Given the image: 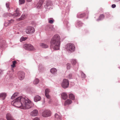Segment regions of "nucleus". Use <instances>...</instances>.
Segmentation results:
<instances>
[{"mask_svg":"<svg viewBox=\"0 0 120 120\" xmlns=\"http://www.w3.org/2000/svg\"><path fill=\"white\" fill-rule=\"evenodd\" d=\"M11 104L15 106L24 109H29L33 105L32 103L28 99L22 96L16 98L11 102Z\"/></svg>","mask_w":120,"mask_h":120,"instance_id":"f257e3e1","label":"nucleus"},{"mask_svg":"<svg viewBox=\"0 0 120 120\" xmlns=\"http://www.w3.org/2000/svg\"><path fill=\"white\" fill-rule=\"evenodd\" d=\"M60 37L58 34L54 35L51 41V47L53 48L55 50L59 49L60 44Z\"/></svg>","mask_w":120,"mask_h":120,"instance_id":"f03ea898","label":"nucleus"},{"mask_svg":"<svg viewBox=\"0 0 120 120\" xmlns=\"http://www.w3.org/2000/svg\"><path fill=\"white\" fill-rule=\"evenodd\" d=\"M65 49L66 50L68 51L73 52L75 51V48L73 44L69 43L66 45Z\"/></svg>","mask_w":120,"mask_h":120,"instance_id":"7ed1b4c3","label":"nucleus"},{"mask_svg":"<svg viewBox=\"0 0 120 120\" xmlns=\"http://www.w3.org/2000/svg\"><path fill=\"white\" fill-rule=\"evenodd\" d=\"M23 47L24 49L32 51L35 49L33 46L30 44H25L24 45Z\"/></svg>","mask_w":120,"mask_h":120,"instance_id":"20e7f679","label":"nucleus"},{"mask_svg":"<svg viewBox=\"0 0 120 120\" xmlns=\"http://www.w3.org/2000/svg\"><path fill=\"white\" fill-rule=\"evenodd\" d=\"M69 84L68 81L67 79H64L61 84V86L63 88L65 89L68 87Z\"/></svg>","mask_w":120,"mask_h":120,"instance_id":"39448f33","label":"nucleus"},{"mask_svg":"<svg viewBox=\"0 0 120 120\" xmlns=\"http://www.w3.org/2000/svg\"><path fill=\"white\" fill-rule=\"evenodd\" d=\"M34 28L32 26H28L26 29V32L28 34H31L35 32Z\"/></svg>","mask_w":120,"mask_h":120,"instance_id":"423d86ee","label":"nucleus"},{"mask_svg":"<svg viewBox=\"0 0 120 120\" xmlns=\"http://www.w3.org/2000/svg\"><path fill=\"white\" fill-rule=\"evenodd\" d=\"M51 111L49 110H45L42 113V115L44 117H47L51 115Z\"/></svg>","mask_w":120,"mask_h":120,"instance_id":"0eeeda50","label":"nucleus"},{"mask_svg":"<svg viewBox=\"0 0 120 120\" xmlns=\"http://www.w3.org/2000/svg\"><path fill=\"white\" fill-rule=\"evenodd\" d=\"M18 76L20 80H22L25 77V74L24 72L22 71H19L18 73Z\"/></svg>","mask_w":120,"mask_h":120,"instance_id":"6e6552de","label":"nucleus"},{"mask_svg":"<svg viewBox=\"0 0 120 120\" xmlns=\"http://www.w3.org/2000/svg\"><path fill=\"white\" fill-rule=\"evenodd\" d=\"M38 114V110L36 109H34L30 112V115L33 116H37Z\"/></svg>","mask_w":120,"mask_h":120,"instance_id":"1a4fd4ad","label":"nucleus"},{"mask_svg":"<svg viewBox=\"0 0 120 120\" xmlns=\"http://www.w3.org/2000/svg\"><path fill=\"white\" fill-rule=\"evenodd\" d=\"M46 30L49 31H54V29L53 27L51 25L47 26H46Z\"/></svg>","mask_w":120,"mask_h":120,"instance_id":"9d476101","label":"nucleus"},{"mask_svg":"<svg viewBox=\"0 0 120 120\" xmlns=\"http://www.w3.org/2000/svg\"><path fill=\"white\" fill-rule=\"evenodd\" d=\"M57 70L56 68H53L50 70V72L53 75H55L57 74Z\"/></svg>","mask_w":120,"mask_h":120,"instance_id":"9b49d317","label":"nucleus"},{"mask_svg":"<svg viewBox=\"0 0 120 120\" xmlns=\"http://www.w3.org/2000/svg\"><path fill=\"white\" fill-rule=\"evenodd\" d=\"M6 117L7 120H14L11 114L9 113L7 114Z\"/></svg>","mask_w":120,"mask_h":120,"instance_id":"f8f14e48","label":"nucleus"},{"mask_svg":"<svg viewBox=\"0 0 120 120\" xmlns=\"http://www.w3.org/2000/svg\"><path fill=\"white\" fill-rule=\"evenodd\" d=\"M61 96L62 99L64 100L67 99L68 97V96L67 94L65 93H62L61 94Z\"/></svg>","mask_w":120,"mask_h":120,"instance_id":"ddd939ff","label":"nucleus"},{"mask_svg":"<svg viewBox=\"0 0 120 120\" xmlns=\"http://www.w3.org/2000/svg\"><path fill=\"white\" fill-rule=\"evenodd\" d=\"M41 99V97L38 95L36 96L34 98V101L35 102H37L39 101Z\"/></svg>","mask_w":120,"mask_h":120,"instance_id":"4468645a","label":"nucleus"},{"mask_svg":"<svg viewBox=\"0 0 120 120\" xmlns=\"http://www.w3.org/2000/svg\"><path fill=\"white\" fill-rule=\"evenodd\" d=\"M6 96V94L4 93H2L0 94V98L3 100H4Z\"/></svg>","mask_w":120,"mask_h":120,"instance_id":"2eb2a0df","label":"nucleus"},{"mask_svg":"<svg viewBox=\"0 0 120 120\" xmlns=\"http://www.w3.org/2000/svg\"><path fill=\"white\" fill-rule=\"evenodd\" d=\"M52 5V3L51 2L50 0L48 1L47 2L46 4V6L47 7L48 9L50 8L49 6Z\"/></svg>","mask_w":120,"mask_h":120,"instance_id":"dca6fc26","label":"nucleus"},{"mask_svg":"<svg viewBox=\"0 0 120 120\" xmlns=\"http://www.w3.org/2000/svg\"><path fill=\"white\" fill-rule=\"evenodd\" d=\"M55 120H61V116L57 113L55 114Z\"/></svg>","mask_w":120,"mask_h":120,"instance_id":"f3484780","label":"nucleus"},{"mask_svg":"<svg viewBox=\"0 0 120 120\" xmlns=\"http://www.w3.org/2000/svg\"><path fill=\"white\" fill-rule=\"evenodd\" d=\"M72 103V101L71 100L69 99H68L65 101L64 105L65 106H66L71 104Z\"/></svg>","mask_w":120,"mask_h":120,"instance_id":"a211bd4d","label":"nucleus"},{"mask_svg":"<svg viewBox=\"0 0 120 120\" xmlns=\"http://www.w3.org/2000/svg\"><path fill=\"white\" fill-rule=\"evenodd\" d=\"M25 18V15L24 14L22 15L19 18L17 19V20L18 21H20L21 20H23Z\"/></svg>","mask_w":120,"mask_h":120,"instance_id":"6ab92c4d","label":"nucleus"},{"mask_svg":"<svg viewBox=\"0 0 120 120\" xmlns=\"http://www.w3.org/2000/svg\"><path fill=\"white\" fill-rule=\"evenodd\" d=\"M43 2V0H40L38 3L39 5L37 6V8H39L41 7Z\"/></svg>","mask_w":120,"mask_h":120,"instance_id":"aec40b11","label":"nucleus"},{"mask_svg":"<svg viewBox=\"0 0 120 120\" xmlns=\"http://www.w3.org/2000/svg\"><path fill=\"white\" fill-rule=\"evenodd\" d=\"M18 94L19 93L18 92L15 93L11 97V98L12 99H14L18 96Z\"/></svg>","mask_w":120,"mask_h":120,"instance_id":"412c9836","label":"nucleus"},{"mask_svg":"<svg viewBox=\"0 0 120 120\" xmlns=\"http://www.w3.org/2000/svg\"><path fill=\"white\" fill-rule=\"evenodd\" d=\"M69 97L70 99L72 100H74L75 99L74 95L72 94H70L69 95Z\"/></svg>","mask_w":120,"mask_h":120,"instance_id":"4be33fe9","label":"nucleus"},{"mask_svg":"<svg viewBox=\"0 0 120 120\" xmlns=\"http://www.w3.org/2000/svg\"><path fill=\"white\" fill-rule=\"evenodd\" d=\"M85 13H83L81 14H78L77 15V17L78 18H82L85 16Z\"/></svg>","mask_w":120,"mask_h":120,"instance_id":"5701e85b","label":"nucleus"},{"mask_svg":"<svg viewBox=\"0 0 120 120\" xmlns=\"http://www.w3.org/2000/svg\"><path fill=\"white\" fill-rule=\"evenodd\" d=\"M104 18V16L103 14H101V15L100 16H99V18L97 20V21H99L100 20H101L103 19Z\"/></svg>","mask_w":120,"mask_h":120,"instance_id":"b1692460","label":"nucleus"},{"mask_svg":"<svg viewBox=\"0 0 120 120\" xmlns=\"http://www.w3.org/2000/svg\"><path fill=\"white\" fill-rule=\"evenodd\" d=\"M20 15V14L19 12H17L13 13V15L14 17H15L19 16Z\"/></svg>","mask_w":120,"mask_h":120,"instance_id":"393cba45","label":"nucleus"},{"mask_svg":"<svg viewBox=\"0 0 120 120\" xmlns=\"http://www.w3.org/2000/svg\"><path fill=\"white\" fill-rule=\"evenodd\" d=\"M39 81V80L38 79H35L33 82V83L34 84H38Z\"/></svg>","mask_w":120,"mask_h":120,"instance_id":"a878e982","label":"nucleus"},{"mask_svg":"<svg viewBox=\"0 0 120 120\" xmlns=\"http://www.w3.org/2000/svg\"><path fill=\"white\" fill-rule=\"evenodd\" d=\"M40 46L42 48H46L48 47V46L47 45L43 43H41L40 44Z\"/></svg>","mask_w":120,"mask_h":120,"instance_id":"bb28decb","label":"nucleus"},{"mask_svg":"<svg viewBox=\"0 0 120 120\" xmlns=\"http://www.w3.org/2000/svg\"><path fill=\"white\" fill-rule=\"evenodd\" d=\"M27 39V38L26 37H22L20 39V41L21 42L22 41H24L26 40Z\"/></svg>","mask_w":120,"mask_h":120,"instance_id":"cd10ccee","label":"nucleus"},{"mask_svg":"<svg viewBox=\"0 0 120 120\" xmlns=\"http://www.w3.org/2000/svg\"><path fill=\"white\" fill-rule=\"evenodd\" d=\"M71 63L73 65H75L76 63V60L72 59L71 60Z\"/></svg>","mask_w":120,"mask_h":120,"instance_id":"c85d7f7f","label":"nucleus"},{"mask_svg":"<svg viewBox=\"0 0 120 120\" xmlns=\"http://www.w3.org/2000/svg\"><path fill=\"white\" fill-rule=\"evenodd\" d=\"M25 2L24 0H19V3L20 4H24Z\"/></svg>","mask_w":120,"mask_h":120,"instance_id":"c756f323","label":"nucleus"},{"mask_svg":"<svg viewBox=\"0 0 120 120\" xmlns=\"http://www.w3.org/2000/svg\"><path fill=\"white\" fill-rule=\"evenodd\" d=\"M16 63V61H14L12 62V64L11 65V66L12 67H14L15 65V64Z\"/></svg>","mask_w":120,"mask_h":120,"instance_id":"7c9ffc66","label":"nucleus"},{"mask_svg":"<svg viewBox=\"0 0 120 120\" xmlns=\"http://www.w3.org/2000/svg\"><path fill=\"white\" fill-rule=\"evenodd\" d=\"M48 22L52 24L53 22V20L52 19H48Z\"/></svg>","mask_w":120,"mask_h":120,"instance_id":"2f4dec72","label":"nucleus"},{"mask_svg":"<svg viewBox=\"0 0 120 120\" xmlns=\"http://www.w3.org/2000/svg\"><path fill=\"white\" fill-rule=\"evenodd\" d=\"M49 90L48 89H45V94H49Z\"/></svg>","mask_w":120,"mask_h":120,"instance_id":"473e14b6","label":"nucleus"},{"mask_svg":"<svg viewBox=\"0 0 120 120\" xmlns=\"http://www.w3.org/2000/svg\"><path fill=\"white\" fill-rule=\"evenodd\" d=\"M67 68L68 69H69L70 68L71 66H70V64H69L68 63L67 64Z\"/></svg>","mask_w":120,"mask_h":120,"instance_id":"72a5a7b5","label":"nucleus"},{"mask_svg":"<svg viewBox=\"0 0 120 120\" xmlns=\"http://www.w3.org/2000/svg\"><path fill=\"white\" fill-rule=\"evenodd\" d=\"M82 73H81V76L83 78H85V77L86 76L84 74V73H83L82 72Z\"/></svg>","mask_w":120,"mask_h":120,"instance_id":"f704fd0d","label":"nucleus"},{"mask_svg":"<svg viewBox=\"0 0 120 120\" xmlns=\"http://www.w3.org/2000/svg\"><path fill=\"white\" fill-rule=\"evenodd\" d=\"M9 3L8 2H7L6 4V6L9 9Z\"/></svg>","mask_w":120,"mask_h":120,"instance_id":"c9c22d12","label":"nucleus"},{"mask_svg":"<svg viewBox=\"0 0 120 120\" xmlns=\"http://www.w3.org/2000/svg\"><path fill=\"white\" fill-rule=\"evenodd\" d=\"M45 94V96L47 98L49 99L50 98V97L49 94Z\"/></svg>","mask_w":120,"mask_h":120,"instance_id":"e433bc0d","label":"nucleus"},{"mask_svg":"<svg viewBox=\"0 0 120 120\" xmlns=\"http://www.w3.org/2000/svg\"><path fill=\"white\" fill-rule=\"evenodd\" d=\"M77 24L79 26H81L82 25V23L81 22L79 21V22H78Z\"/></svg>","mask_w":120,"mask_h":120,"instance_id":"4c0bfd02","label":"nucleus"},{"mask_svg":"<svg viewBox=\"0 0 120 120\" xmlns=\"http://www.w3.org/2000/svg\"><path fill=\"white\" fill-rule=\"evenodd\" d=\"M9 24L8 22H5L4 23V25L5 26H8Z\"/></svg>","mask_w":120,"mask_h":120,"instance_id":"58836bf2","label":"nucleus"},{"mask_svg":"<svg viewBox=\"0 0 120 120\" xmlns=\"http://www.w3.org/2000/svg\"><path fill=\"white\" fill-rule=\"evenodd\" d=\"M15 11L16 12H19V9L18 8H17Z\"/></svg>","mask_w":120,"mask_h":120,"instance_id":"ea45409f","label":"nucleus"},{"mask_svg":"<svg viewBox=\"0 0 120 120\" xmlns=\"http://www.w3.org/2000/svg\"><path fill=\"white\" fill-rule=\"evenodd\" d=\"M33 120H40L38 118L36 117L33 119Z\"/></svg>","mask_w":120,"mask_h":120,"instance_id":"a19ab883","label":"nucleus"},{"mask_svg":"<svg viewBox=\"0 0 120 120\" xmlns=\"http://www.w3.org/2000/svg\"><path fill=\"white\" fill-rule=\"evenodd\" d=\"M111 7L112 8H114L116 7V5L115 4H113L112 5Z\"/></svg>","mask_w":120,"mask_h":120,"instance_id":"79ce46f5","label":"nucleus"},{"mask_svg":"<svg viewBox=\"0 0 120 120\" xmlns=\"http://www.w3.org/2000/svg\"><path fill=\"white\" fill-rule=\"evenodd\" d=\"M14 22V20L13 19H11V20L9 21V23H12Z\"/></svg>","mask_w":120,"mask_h":120,"instance_id":"37998d69","label":"nucleus"},{"mask_svg":"<svg viewBox=\"0 0 120 120\" xmlns=\"http://www.w3.org/2000/svg\"><path fill=\"white\" fill-rule=\"evenodd\" d=\"M69 78H70V79H71V76H72V75L71 74H70L69 75Z\"/></svg>","mask_w":120,"mask_h":120,"instance_id":"c03bdc74","label":"nucleus"},{"mask_svg":"<svg viewBox=\"0 0 120 120\" xmlns=\"http://www.w3.org/2000/svg\"><path fill=\"white\" fill-rule=\"evenodd\" d=\"M28 2H30L32 0H26Z\"/></svg>","mask_w":120,"mask_h":120,"instance_id":"a18cd8bd","label":"nucleus"},{"mask_svg":"<svg viewBox=\"0 0 120 120\" xmlns=\"http://www.w3.org/2000/svg\"><path fill=\"white\" fill-rule=\"evenodd\" d=\"M115 1L116 2H118L120 1V0H115Z\"/></svg>","mask_w":120,"mask_h":120,"instance_id":"49530a36","label":"nucleus"}]
</instances>
